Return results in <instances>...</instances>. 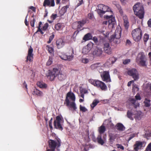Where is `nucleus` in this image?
I'll list each match as a JSON object with an SVG mask.
<instances>
[{
  "mask_svg": "<svg viewBox=\"0 0 151 151\" xmlns=\"http://www.w3.org/2000/svg\"><path fill=\"white\" fill-rule=\"evenodd\" d=\"M52 118H51L49 122V125L51 130H52L53 129L52 125Z\"/></svg>",
  "mask_w": 151,
  "mask_h": 151,
  "instance_id": "obj_47",
  "label": "nucleus"
},
{
  "mask_svg": "<svg viewBox=\"0 0 151 151\" xmlns=\"http://www.w3.org/2000/svg\"><path fill=\"white\" fill-rule=\"evenodd\" d=\"M149 35L146 33L144 34L143 40L144 42L146 43L149 39Z\"/></svg>",
  "mask_w": 151,
  "mask_h": 151,
  "instance_id": "obj_37",
  "label": "nucleus"
},
{
  "mask_svg": "<svg viewBox=\"0 0 151 151\" xmlns=\"http://www.w3.org/2000/svg\"><path fill=\"white\" fill-rule=\"evenodd\" d=\"M63 121V119L62 117H60L59 116H57L53 123L55 128L62 131L63 128L61 123Z\"/></svg>",
  "mask_w": 151,
  "mask_h": 151,
  "instance_id": "obj_8",
  "label": "nucleus"
},
{
  "mask_svg": "<svg viewBox=\"0 0 151 151\" xmlns=\"http://www.w3.org/2000/svg\"><path fill=\"white\" fill-rule=\"evenodd\" d=\"M52 63V61L50 58L48 60L47 63H46V65H50Z\"/></svg>",
  "mask_w": 151,
  "mask_h": 151,
  "instance_id": "obj_57",
  "label": "nucleus"
},
{
  "mask_svg": "<svg viewBox=\"0 0 151 151\" xmlns=\"http://www.w3.org/2000/svg\"><path fill=\"white\" fill-rule=\"evenodd\" d=\"M151 149V142L149 143L145 151H148L149 150Z\"/></svg>",
  "mask_w": 151,
  "mask_h": 151,
  "instance_id": "obj_53",
  "label": "nucleus"
},
{
  "mask_svg": "<svg viewBox=\"0 0 151 151\" xmlns=\"http://www.w3.org/2000/svg\"><path fill=\"white\" fill-rule=\"evenodd\" d=\"M135 98L136 100H140L141 98L140 95L139 93H137L135 96Z\"/></svg>",
  "mask_w": 151,
  "mask_h": 151,
  "instance_id": "obj_51",
  "label": "nucleus"
},
{
  "mask_svg": "<svg viewBox=\"0 0 151 151\" xmlns=\"http://www.w3.org/2000/svg\"><path fill=\"white\" fill-rule=\"evenodd\" d=\"M33 49L31 46H30L28 51L27 55V57L26 62L29 61L32 62L33 59L34 54L33 53Z\"/></svg>",
  "mask_w": 151,
  "mask_h": 151,
  "instance_id": "obj_15",
  "label": "nucleus"
},
{
  "mask_svg": "<svg viewBox=\"0 0 151 151\" xmlns=\"http://www.w3.org/2000/svg\"><path fill=\"white\" fill-rule=\"evenodd\" d=\"M99 103V101L96 100H94L92 104L91 105V107L93 109L97 105V104Z\"/></svg>",
  "mask_w": 151,
  "mask_h": 151,
  "instance_id": "obj_35",
  "label": "nucleus"
},
{
  "mask_svg": "<svg viewBox=\"0 0 151 151\" xmlns=\"http://www.w3.org/2000/svg\"><path fill=\"white\" fill-rule=\"evenodd\" d=\"M81 96L83 99L84 98V93H86L87 92V91L84 89H82L80 90Z\"/></svg>",
  "mask_w": 151,
  "mask_h": 151,
  "instance_id": "obj_36",
  "label": "nucleus"
},
{
  "mask_svg": "<svg viewBox=\"0 0 151 151\" xmlns=\"http://www.w3.org/2000/svg\"><path fill=\"white\" fill-rule=\"evenodd\" d=\"M106 130V128L103 125V124L99 127L98 129L99 132L100 134L103 133L105 132Z\"/></svg>",
  "mask_w": 151,
  "mask_h": 151,
  "instance_id": "obj_32",
  "label": "nucleus"
},
{
  "mask_svg": "<svg viewBox=\"0 0 151 151\" xmlns=\"http://www.w3.org/2000/svg\"><path fill=\"white\" fill-rule=\"evenodd\" d=\"M75 99V95L73 93L69 92L67 93L64 104L70 110L74 111L77 109V107L74 102Z\"/></svg>",
  "mask_w": 151,
  "mask_h": 151,
  "instance_id": "obj_1",
  "label": "nucleus"
},
{
  "mask_svg": "<svg viewBox=\"0 0 151 151\" xmlns=\"http://www.w3.org/2000/svg\"><path fill=\"white\" fill-rule=\"evenodd\" d=\"M124 20V25L126 29H128L129 26V22L127 17L124 16L123 17Z\"/></svg>",
  "mask_w": 151,
  "mask_h": 151,
  "instance_id": "obj_23",
  "label": "nucleus"
},
{
  "mask_svg": "<svg viewBox=\"0 0 151 151\" xmlns=\"http://www.w3.org/2000/svg\"><path fill=\"white\" fill-rule=\"evenodd\" d=\"M78 1L79 2V3H78L77 6H79L82 4L83 3V0H78Z\"/></svg>",
  "mask_w": 151,
  "mask_h": 151,
  "instance_id": "obj_63",
  "label": "nucleus"
},
{
  "mask_svg": "<svg viewBox=\"0 0 151 151\" xmlns=\"http://www.w3.org/2000/svg\"><path fill=\"white\" fill-rule=\"evenodd\" d=\"M141 115V112H138L137 111H136V115H135V117L138 119H139V118L140 117V116Z\"/></svg>",
  "mask_w": 151,
  "mask_h": 151,
  "instance_id": "obj_49",
  "label": "nucleus"
},
{
  "mask_svg": "<svg viewBox=\"0 0 151 151\" xmlns=\"http://www.w3.org/2000/svg\"><path fill=\"white\" fill-rule=\"evenodd\" d=\"M46 49L48 51V52L51 55H54V50L53 48L50 47L49 45H47L46 47Z\"/></svg>",
  "mask_w": 151,
  "mask_h": 151,
  "instance_id": "obj_29",
  "label": "nucleus"
},
{
  "mask_svg": "<svg viewBox=\"0 0 151 151\" xmlns=\"http://www.w3.org/2000/svg\"><path fill=\"white\" fill-rule=\"evenodd\" d=\"M90 51L86 47L83 48L82 50V52L83 54H86L88 53Z\"/></svg>",
  "mask_w": 151,
  "mask_h": 151,
  "instance_id": "obj_45",
  "label": "nucleus"
},
{
  "mask_svg": "<svg viewBox=\"0 0 151 151\" xmlns=\"http://www.w3.org/2000/svg\"><path fill=\"white\" fill-rule=\"evenodd\" d=\"M121 37V33L120 32H115L114 35H112L111 36V39H119Z\"/></svg>",
  "mask_w": 151,
  "mask_h": 151,
  "instance_id": "obj_27",
  "label": "nucleus"
},
{
  "mask_svg": "<svg viewBox=\"0 0 151 151\" xmlns=\"http://www.w3.org/2000/svg\"><path fill=\"white\" fill-rule=\"evenodd\" d=\"M147 24L148 27L151 28V19H150L147 21Z\"/></svg>",
  "mask_w": 151,
  "mask_h": 151,
  "instance_id": "obj_58",
  "label": "nucleus"
},
{
  "mask_svg": "<svg viewBox=\"0 0 151 151\" xmlns=\"http://www.w3.org/2000/svg\"><path fill=\"white\" fill-rule=\"evenodd\" d=\"M57 17V14H52L51 16V18L53 20L55 19Z\"/></svg>",
  "mask_w": 151,
  "mask_h": 151,
  "instance_id": "obj_62",
  "label": "nucleus"
},
{
  "mask_svg": "<svg viewBox=\"0 0 151 151\" xmlns=\"http://www.w3.org/2000/svg\"><path fill=\"white\" fill-rule=\"evenodd\" d=\"M92 40L93 41L94 43H97L98 42V39H97V37L96 36L93 37Z\"/></svg>",
  "mask_w": 151,
  "mask_h": 151,
  "instance_id": "obj_54",
  "label": "nucleus"
},
{
  "mask_svg": "<svg viewBox=\"0 0 151 151\" xmlns=\"http://www.w3.org/2000/svg\"><path fill=\"white\" fill-rule=\"evenodd\" d=\"M92 39V36L90 33H88L85 35L83 38V40L85 41H86Z\"/></svg>",
  "mask_w": 151,
  "mask_h": 151,
  "instance_id": "obj_28",
  "label": "nucleus"
},
{
  "mask_svg": "<svg viewBox=\"0 0 151 151\" xmlns=\"http://www.w3.org/2000/svg\"><path fill=\"white\" fill-rule=\"evenodd\" d=\"M85 135L86 136H89V132L88 129H86L85 131Z\"/></svg>",
  "mask_w": 151,
  "mask_h": 151,
  "instance_id": "obj_61",
  "label": "nucleus"
},
{
  "mask_svg": "<svg viewBox=\"0 0 151 151\" xmlns=\"http://www.w3.org/2000/svg\"><path fill=\"white\" fill-rule=\"evenodd\" d=\"M93 44L92 43H88L86 47L90 51L91 48L93 47Z\"/></svg>",
  "mask_w": 151,
  "mask_h": 151,
  "instance_id": "obj_40",
  "label": "nucleus"
},
{
  "mask_svg": "<svg viewBox=\"0 0 151 151\" xmlns=\"http://www.w3.org/2000/svg\"><path fill=\"white\" fill-rule=\"evenodd\" d=\"M127 116L130 119L132 120H133V118L132 117L133 114L130 111H127Z\"/></svg>",
  "mask_w": 151,
  "mask_h": 151,
  "instance_id": "obj_39",
  "label": "nucleus"
},
{
  "mask_svg": "<svg viewBox=\"0 0 151 151\" xmlns=\"http://www.w3.org/2000/svg\"><path fill=\"white\" fill-rule=\"evenodd\" d=\"M37 85L40 88L43 89H46L47 87V84L43 82H38Z\"/></svg>",
  "mask_w": 151,
  "mask_h": 151,
  "instance_id": "obj_25",
  "label": "nucleus"
},
{
  "mask_svg": "<svg viewBox=\"0 0 151 151\" xmlns=\"http://www.w3.org/2000/svg\"><path fill=\"white\" fill-rule=\"evenodd\" d=\"M100 76L102 81L106 83L111 82L109 71H105L101 72Z\"/></svg>",
  "mask_w": 151,
  "mask_h": 151,
  "instance_id": "obj_10",
  "label": "nucleus"
},
{
  "mask_svg": "<svg viewBox=\"0 0 151 151\" xmlns=\"http://www.w3.org/2000/svg\"><path fill=\"white\" fill-rule=\"evenodd\" d=\"M136 60L140 66H146L145 55L143 53L139 54L137 57L136 58Z\"/></svg>",
  "mask_w": 151,
  "mask_h": 151,
  "instance_id": "obj_11",
  "label": "nucleus"
},
{
  "mask_svg": "<svg viewBox=\"0 0 151 151\" xmlns=\"http://www.w3.org/2000/svg\"><path fill=\"white\" fill-rule=\"evenodd\" d=\"M111 48L110 47L109 44L108 42H106L104 45V49H108V48Z\"/></svg>",
  "mask_w": 151,
  "mask_h": 151,
  "instance_id": "obj_41",
  "label": "nucleus"
},
{
  "mask_svg": "<svg viewBox=\"0 0 151 151\" xmlns=\"http://www.w3.org/2000/svg\"><path fill=\"white\" fill-rule=\"evenodd\" d=\"M58 78L60 81L65 80L66 78V74L65 73L59 70V72L57 74Z\"/></svg>",
  "mask_w": 151,
  "mask_h": 151,
  "instance_id": "obj_17",
  "label": "nucleus"
},
{
  "mask_svg": "<svg viewBox=\"0 0 151 151\" xmlns=\"http://www.w3.org/2000/svg\"><path fill=\"white\" fill-rule=\"evenodd\" d=\"M129 101L134 105V106L135 108H137L138 106H139V104L138 102L136 101L135 99H129Z\"/></svg>",
  "mask_w": 151,
  "mask_h": 151,
  "instance_id": "obj_26",
  "label": "nucleus"
},
{
  "mask_svg": "<svg viewBox=\"0 0 151 151\" xmlns=\"http://www.w3.org/2000/svg\"><path fill=\"white\" fill-rule=\"evenodd\" d=\"M103 51L101 48L96 47L92 52V55L95 56H100L102 54Z\"/></svg>",
  "mask_w": 151,
  "mask_h": 151,
  "instance_id": "obj_19",
  "label": "nucleus"
},
{
  "mask_svg": "<svg viewBox=\"0 0 151 151\" xmlns=\"http://www.w3.org/2000/svg\"><path fill=\"white\" fill-rule=\"evenodd\" d=\"M92 139L93 141L94 142H96L97 140V138L93 134L92 136Z\"/></svg>",
  "mask_w": 151,
  "mask_h": 151,
  "instance_id": "obj_52",
  "label": "nucleus"
},
{
  "mask_svg": "<svg viewBox=\"0 0 151 151\" xmlns=\"http://www.w3.org/2000/svg\"><path fill=\"white\" fill-rule=\"evenodd\" d=\"M80 109L81 111L83 112H85L87 111V109L85 107L81 105H80Z\"/></svg>",
  "mask_w": 151,
  "mask_h": 151,
  "instance_id": "obj_44",
  "label": "nucleus"
},
{
  "mask_svg": "<svg viewBox=\"0 0 151 151\" xmlns=\"http://www.w3.org/2000/svg\"><path fill=\"white\" fill-rule=\"evenodd\" d=\"M42 24V22H39V26L37 27L38 29L37 31L35 33V34L37 33L38 32H40L42 35H43L44 34V32H42L40 28L41 27V25Z\"/></svg>",
  "mask_w": 151,
  "mask_h": 151,
  "instance_id": "obj_33",
  "label": "nucleus"
},
{
  "mask_svg": "<svg viewBox=\"0 0 151 151\" xmlns=\"http://www.w3.org/2000/svg\"><path fill=\"white\" fill-rule=\"evenodd\" d=\"M65 42L62 38L58 39L56 41V45L57 49H59L63 47L65 45Z\"/></svg>",
  "mask_w": 151,
  "mask_h": 151,
  "instance_id": "obj_16",
  "label": "nucleus"
},
{
  "mask_svg": "<svg viewBox=\"0 0 151 151\" xmlns=\"http://www.w3.org/2000/svg\"><path fill=\"white\" fill-rule=\"evenodd\" d=\"M29 8L31 9L34 12L36 11V8L33 6H30L29 7Z\"/></svg>",
  "mask_w": 151,
  "mask_h": 151,
  "instance_id": "obj_60",
  "label": "nucleus"
},
{
  "mask_svg": "<svg viewBox=\"0 0 151 151\" xmlns=\"http://www.w3.org/2000/svg\"><path fill=\"white\" fill-rule=\"evenodd\" d=\"M104 52L108 55H110L112 53V50L111 48L104 49Z\"/></svg>",
  "mask_w": 151,
  "mask_h": 151,
  "instance_id": "obj_38",
  "label": "nucleus"
},
{
  "mask_svg": "<svg viewBox=\"0 0 151 151\" xmlns=\"http://www.w3.org/2000/svg\"><path fill=\"white\" fill-rule=\"evenodd\" d=\"M117 145L118 148H120L122 150H124V147L121 145L118 144Z\"/></svg>",
  "mask_w": 151,
  "mask_h": 151,
  "instance_id": "obj_55",
  "label": "nucleus"
},
{
  "mask_svg": "<svg viewBox=\"0 0 151 151\" xmlns=\"http://www.w3.org/2000/svg\"><path fill=\"white\" fill-rule=\"evenodd\" d=\"M134 81H135L134 80H132V81H130L128 82V84H127V86L129 87L130 86L131 83H134Z\"/></svg>",
  "mask_w": 151,
  "mask_h": 151,
  "instance_id": "obj_64",
  "label": "nucleus"
},
{
  "mask_svg": "<svg viewBox=\"0 0 151 151\" xmlns=\"http://www.w3.org/2000/svg\"><path fill=\"white\" fill-rule=\"evenodd\" d=\"M86 22V20H82L81 21L76 22H74L72 24V27L75 29L81 30V28Z\"/></svg>",
  "mask_w": 151,
  "mask_h": 151,
  "instance_id": "obj_12",
  "label": "nucleus"
},
{
  "mask_svg": "<svg viewBox=\"0 0 151 151\" xmlns=\"http://www.w3.org/2000/svg\"><path fill=\"white\" fill-rule=\"evenodd\" d=\"M55 35L54 34H52L51 36L49 37V40L47 41V43L49 44L51 43L52 41L53 40L54 37Z\"/></svg>",
  "mask_w": 151,
  "mask_h": 151,
  "instance_id": "obj_43",
  "label": "nucleus"
},
{
  "mask_svg": "<svg viewBox=\"0 0 151 151\" xmlns=\"http://www.w3.org/2000/svg\"><path fill=\"white\" fill-rule=\"evenodd\" d=\"M142 31L139 28L133 30L132 32L133 38L136 42L139 41L142 36Z\"/></svg>",
  "mask_w": 151,
  "mask_h": 151,
  "instance_id": "obj_7",
  "label": "nucleus"
},
{
  "mask_svg": "<svg viewBox=\"0 0 151 151\" xmlns=\"http://www.w3.org/2000/svg\"><path fill=\"white\" fill-rule=\"evenodd\" d=\"M98 9L97 12L99 15L101 17L106 12H112L111 9L108 6L103 4H99L98 6Z\"/></svg>",
  "mask_w": 151,
  "mask_h": 151,
  "instance_id": "obj_6",
  "label": "nucleus"
},
{
  "mask_svg": "<svg viewBox=\"0 0 151 151\" xmlns=\"http://www.w3.org/2000/svg\"><path fill=\"white\" fill-rule=\"evenodd\" d=\"M64 27L63 23H58L55 25V28L57 30L62 29Z\"/></svg>",
  "mask_w": 151,
  "mask_h": 151,
  "instance_id": "obj_30",
  "label": "nucleus"
},
{
  "mask_svg": "<svg viewBox=\"0 0 151 151\" xmlns=\"http://www.w3.org/2000/svg\"><path fill=\"white\" fill-rule=\"evenodd\" d=\"M100 64V63H98L92 64L91 66V68L92 70H94L99 68Z\"/></svg>",
  "mask_w": 151,
  "mask_h": 151,
  "instance_id": "obj_34",
  "label": "nucleus"
},
{
  "mask_svg": "<svg viewBox=\"0 0 151 151\" xmlns=\"http://www.w3.org/2000/svg\"><path fill=\"white\" fill-rule=\"evenodd\" d=\"M104 17L108 19V21H104L103 24L106 25L108 24L109 26H110L112 27H113L115 23L114 17H113L112 15H105Z\"/></svg>",
  "mask_w": 151,
  "mask_h": 151,
  "instance_id": "obj_9",
  "label": "nucleus"
},
{
  "mask_svg": "<svg viewBox=\"0 0 151 151\" xmlns=\"http://www.w3.org/2000/svg\"><path fill=\"white\" fill-rule=\"evenodd\" d=\"M116 60L114 58H110L107 60L104 65L106 66L110 67L111 65V64L114 63Z\"/></svg>",
  "mask_w": 151,
  "mask_h": 151,
  "instance_id": "obj_20",
  "label": "nucleus"
},
{
  "mask_svg": "<svg viewBox=\"0 0 151 151\" xmlns=\"http://www.w3.org/2000/svg\"><path fill=\"white\" fill-rule=\"evenodd\" d=\"M59 72V69L57 68H54L52 71L48 73V76L50 77V79L51 81L54 80L55 77L57 76V74Z\"/></svg>",
  "mask_w": 151,
  "mask_h": 151,
  "instance_id": "obj_14",
  "label": "nucleus"
},
{
  "mask_svg": "<svg viewBox=\"0 0 151 151\" xmlns=\"http://www.w3.org/2000/svg\"><path fill=\"white\" fill-rule=\"evenodd\" d=\"M35 21V19H33L32 20H31L30 22V24L32 27H34Z\"/></svg>",
  "mask_w": 151,
  "mask_h": 151,
  "instance_id": "obj_50",
  "label": "nucleus"
},
{
  "mask_svg": "<svg viewBox=\"0 0 151 151\" xmlns=\"http://www.w3.org/2000/svg\"><path fill=\"white\" fill-rule=\"evenodd\" d=\"M116 128L119 131H122L125 129V127L122 123H119L115 126Z\"/></svg>",
  "mask_w": 151,
  "mask_h": 151,
  "instance_id": "obj_24",
  "label": "nucleus"
},
{
  "mask_svg": "<svg viewBox=\"0 0 151 151\" xmlns=\"http://www.w3.org/2000/svg\"><path fill=\"white\" fill-rule=\"evenodd\" d=\"M61 143L60 139L58 137L55 138L54 140L50 139L48 141L49 148L47 147L46 151H55L56 148L59 151L58 149L60 147Z\"/></svg>",
  "mask_w": 151,
  "mask_h": 151,
  "instance_id": "obj_2",
  "label": "nucleus"
},
{
  "mask_svg": "<svg viewBox=\"0 0 151 151\" xmlns=\"http://www.w3.org/2000/svg\"><path fill=\"white\" fill-rule=\"evenodd\" d=\"M135 89H137V91H138L139 89V88L135 86L134 85H133V86L132 87V90L133 91V92L135 91Z\"/></svg>",
  "mask_w": 151,
  "mask_h": 151,
  "instance_id": "obj_59",
  "label": "nucleus"
},
{
  "mask_svg": "<svg viewBox=\"0 0 151 151\" xmlns=\"http://www.w3.org/2000/svg\"><path fill=\"white\" fill-rule=\"evenodd\" d=\"M69 7V5H66L63 7L59 11V15L60 16L63 15L66 12L67 9Z\"/></svg>",
  "mask_w": 151,
  "mask_h": 151,
  "instance_id": "obj_22",
  "label": "nucleus"
},
{
  "mask_svg": "<svg viewBox=\"0 0 151 151\" xmlns=\"http://www.w3.org/2000/svg\"><path fill=\"white\" fill-rule=\"evenodd\" d=\"M28 16V14H27V15L25 17V20H24V23H25L26 25L27 26H28L29 24V23L28 22L27 19V17Z\"/></svg>",
  "mask_w": 151,
  "mask_h": 151,
  "instance_id": "obj_56",
  "label": "nucleus"
},
{
  "mask_svg": "<svg viewBox=\"0 0 151 151\" xmlns=\"http://www.w3.org/2000/svg\"><path fill=\"white\" fill-rule=\"evenodd\" d=\"M130 62V60L129 59H127L124 60L123 61V63L124 65H126L128 64Z\"/></svg>",
  "mask_w": 151,
  "mask_h": 151,
  "instance_id": "obj_48",
  "label": "nucleus"
},
{
  "mask_svg": "<svg viewBox=\"0 0 151 151\" xmlns=\"http://www.w3.org/2000/svg\"><path fill=\"white\" fill-rule=\"evenodd\" d=\"M74 50L73 49H71L69 50L66 54L63 53L60 54L59 57L62 60H65L70 61L72 60L74 58Z\"/></svg>",
  "mask_w": 151,
  "mask_h": 151,
  "instance_id": "obj_4",
  "label": "nucleus"
},
{
  "mask_svg": "<svg viewBox=\"0 0 151 151\" xmlns=\"http://www.w3.org/2000/svg\"><path fill=\"white\" fill-rule=\"evenodd\" d=\"M129 75L131 76L134 81H137L139 78L138 72L136 69H132L128 71Z\"/></svg>",
  "mask_w": 151,
  "mask_h": 151,
  "instance_id": "obj_13",
  "label": "nucleus"
},
{
  "mask_svg": "<svg viewBox=\"0 0 151 151\" xmlns=\"http://www.w3.org/2000/svg\"><path fill=\"white\" fill-rule=\"evenodd\" d=\"M88 81L94 86L100 88L102 90L105 91L107 88V86L105 84L101 81L91 79L88 80Z\"/></svg>",
  "mask_w": 151,
  "mask_h": 151,
  "instance_id": "obj_5",
  "label": "nucleus"
},
{
  "mask_svg": "<svg viewBox=\"0 0 151 151\" xmlns=\"http://www.w3.org/2000/svg\"><path fill=\"white\" fill-rule=\"evenodd\" d=\"M33 94L36 95L37 96H41L42 95V92L37 89H35L33 92Z\"/></svg>",
  "mask_w": 151,
  "mask_h": 151,
  "instance_id": "obj_31",
  "label": "nucleus"
},
{
  "mask_svg": "<svg viewBox=\"0 0 151 151\" xmlns=\"http://www.w3.org/2000/svg\"><path fill=\"white\" fill-rule=\"evenodd\" d=\"M97 142L101 145H103L105 143V138L103 137L102 138V136L101 134L98 135L97 137Z\"/></svg>",
  "mask_w": 151,
  "mask_h": 151,
  "instance_id": "obj_21",
  "label": "nucleus"
},
{
  "mask_svg": "<svg viewBox=\"0 0 151 151\" xmlns=\"http://www.w3.org/2000/svg\"><path fill=\"white\" fill-rule=\"evenodd\" d=\"M55 6L54 0H44L43 3V6L53 7Z\"/></svg>",
  "mask_w": 151,
  "mask_h": 151,
  "instance_id": "obj_18",
  "label": "nucleus"
},
{
  "mask_svg": "<svg viewBox=\"0 0 151 151\" xmlns=\"http://www.w3.org/2000/svg\"><path fill=\"white\" fill-rule=\"evenodd\" d=\"M150 100H146L144 102L145 106L147 107L150 106Z\"/></svg>",
  "mask_w": 151,
  "mask_h": 151,
  "instance_id": "obj_42",
  "label": "nucleus"
},
{
  "mask_svg": "<svg viewBox=\"0 0 151 151\" xmlns=\"http://www.w3.org/2000/svg\"><path fill=\"white\" fill-rule=\"evenodd\" d=\"M134 14L139 19L143 18L145 14L144 7L140 3H137L133 7Z\"/></svg>",
  "mask_w": 151,
  "mask_h": 151,
  "instance_id": "obj_3",
  "label": "nucleus"
},
{
  "mask_svg": "<svg viewBox=\"0 0 151 151\" xmlns=\"http://www.w3.org/2000/svg\"><path fill=\"white\" fill-rule=\"evenodd\" d=\"M48 27V24L47 23H45L44 26L42 28V30H45L47 29Z\"/></svg>",
  "mask_w": 151,
  "mask_h": 151,
  "instance_id": "obj_46",
  "label": "nucleus"
}]
</instances>
